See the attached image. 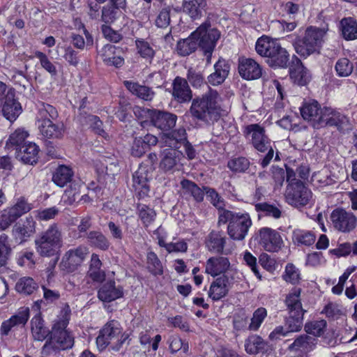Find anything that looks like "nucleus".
<instances>
[{"label":"nucleus","instance_id":"nucleus-1","mask_svg":"<svg viewBox=\"0 0 357 357\" xmlns=\"http://www.w3.org/2000/svg\"><path fill=\"white\" fill-rule=\"evenodd\" d=\"M70 315L69 306L63 307L54 321L51 329V335L47 339L42 347L41 354L43 356H49L56 354L61 350H66L72 348L74 344V337L66 330L68 325Z\"/></svg>","mask_w":357,"mask_h":357},{"label":"nucleus","instance_id":"nucleus-2","mask_svg":"<svg viewBox=\"0 0 357 357\" xmlns=\"http://www.w3.org/2000/svg\"><path fill=\"white\" fill-rule=\"evenodd\" d=\"M221 98L216 90H209L194 98L189 112L192 117L206 124H212L217 121L221 114Z\"/></svg>","mask_w":357,"mask_h":357},{"label":"nucleus","instance_id":"nucleus-3","mask_svg":"<svg viewBox=\"0 0 357 357\" xmlns=\"http://www.w3.org/2000/svg\"><path fill=\"white\" fill-rule=\"evenodd\" d=\"M218 222H228L227 233L231 238L235 241L243 240L252 226L250 215L245 212H234L222 210L218 214Z\"/></svg>","mask_w":357,"mask_h":357},{"label":"nucleus","instance_id":"nucleus-4","mask_svg":"<svg viewBox=\"0 0 357 357\" xmlns=\"http://www.w3.org/2000/svg\"><path fill=\"white\" fill-rule=\"evenodd\" d=\"M128 338V335L123 331L119 321H108L100 331L96 338V344L99 350H104L109 347L112 351H119Z\"/></svg>","mask_w":357,"mask_h":357},{"label":"nucleus","instance_id":"nucleus-5","mask_svg":"<svg viewBox=\"0 0 357 357\" xmlns=\"http://www.w3.org/2000/svg\"><path fill=\"white\" fill-rule=\"evenodd\" d=\"M37 252L43 257L56 255L63 245V238L58 225L53 224L35 240Z\"/></svg>","mask_w":357,"mask_h":357},{"label":"nucleus","instance_id":"nucleus-6","mask_svg":"<svg viewBox=\"0 0 357 357\" xmlns=\"http://www.w3.org/2000/svg\"><path fill=\"white\" fill-rule=\"evenodd\" d=\"M245 134L256 150L262 153L268 151L261 162L263 167L268 166L273 158L274 150L271 146V139L266 135L264 128L257 123L250 124L245 127Z\"/></svg>","mask_w":357,"mask_h":357},{"label":"nucleus","instance_id":"nucleus-7","mask_svg":"<svg viewBox=\"0 0 357 357\" xmlns=\"http://www.w3.org/2000/svg\"><path fill=\"white\" fill-rule=\"evenodd\" d=\"M326 35L324 29L314 26L308 27L305 32L303 39L297 38L294 43V47L297 54L303 57L318 52L324 42Z\"/></svg>","mask_w":357,"mask_h":357},{"label":"nucleus","instance_id":"nucleus-8","mask_svg":"<svg viewBox=\"0 0 357 357\" xmlns=\"http://www.w3.org/2000/svg\"><path fill=\"white\" fill-rule=\"evenodd\" d=\"M192 36L203 50L206 64H210L213 52L220 37V31L217 29L211 28L209 22H205L192 33Z\"/></svg>","mask_w":357,"mask_h":357},{"label":"nucleus","instance_id":"nucleus-9","mask_svg":"<svg viewBox=\"0 0 357 357\" xmlns=\"http://www.w3.org/2000/svg\"><path fill=\"white\" fill-rule=\"evenodd\" d=\"M284 197L286 202L295 207H301L310 204L312 199V193L303 183H297V185H287Z\"/></svg>","mask_w":357,"mask_h":357},{"label":"nucleus","instance_id":"nucleus-10","mask_svg":"<svg viewBox=\"0 0 357 357\" xmlns=\"http://www.w3.org/2000/svg\"><path fill=\"white\" fill-rule=\"evenodd\" d=\"M330 219L333 228L338 231L349 233L354 230L357 225V218L351 211L342 208L334 209Z\"/></svg>","mask_w":357,"mask_h":357},{"label":"nucleus","instance_id":"nucleus-11","mask_svg":"<svg viewBox=\"0 0 357 357\" xmlns=\"http://www.w3.org/2000/svg\"><path fill=\"white\" fill-rule=\"evenodd\" d=\"M32 208V204H29L24 197H21L17 199L13 206L3 210L1 214V230L6 229L17 218L31 211Z\"/></svg>","mask_w":357,"mask_h":357},{"label":"nucleus","instance_id":"nucleus-12","mask_svg":"<svg viewBox=\"0 0 357 357\" xmlns=\"http://www.w3.org/2000/svg\"><path fill=\"white\" fill-rule=\"evenodd\" d=\"M259 243L267 252H275L283 245L280 234L270 227H262L259 230Z\"/></svg>","mask_w":357,"mask_h":357},{"label":"nucleus","instance_id":"nucleus-13","mask_svg":"<svg viewBox=\"0 0 357 357\" xmlns=\"http://www.w3.org/2000/svg\"><path fill=\"white\" fill-rule=\"evenodd\" d=\"M183 155L181 151L174 147L167 148L161 153L160 168L165 172L174 173L182 166L181 162Z\"/></svg>","mask_w":357,"mask_h":357},{"label":"nucleus","instance_id":"nucleus-14","mask_svg":"<svg viewBox=\"0 0 357 357\" xmlns=\"http://www.w3.org/2000/svg\"><path fill=\"white\" fill-rule=\"evenodd\" d=\"M320 127L326 126H335L340 130L350 128L349 119L344 114L331 107H324Z\"/></svg>","mask_w":357,"mask_h":357},{"label":"nucleus","instance_id":"nucleus-15","mask_svg":"<svg viewBox=\"0 0 357 357\" xmlns=\"http://www.w3.org/2000/svg\"><path fill=\"white\" fill-rule=\"evenodd\" d=\"M35 232L36 222L32 217H27L13 226L12 236L15 242L20 244L26 241Z\"/></svg>","mask_w":357,"mask_h":357},{"label":"nucleus","instance_id":"nucleus-16","mask_svg":"<svg viewBox=\"0 0 357 357\" xmlns=\"http://www.w3.org/2000/svg\"><path fill=\"white\" fill-rule=\"evenodd\" d=\"M88 254L89 249L80 245L67 251L63 257L62 262L68 271H74L84 262Z\"/></svg>","mask_w":357,"mask_h":357},{"label":"nucleus","instance_id":"nucleus-17","mask_svg":"<svg viewBox=\"0 0 357 357\" xmlns=\"http://www.w3.org/2000/svg\"><path fill=\"white\" fill-rule=\"evenodd\" d=\"M172 85V95L176 102L184 103L192 100V91L185 79L177 76L174 79Z\"/></svg>","mask_w":357,"mask_h":357},{"label":"nucleus","instance_id":"nucleus-18","mask_svg":"<svg viewBox=\"0 0 357 357\" xmlns=\"http://www.w3.org/2000/svg\"><path fill=\"white\" fill-rule=\"evenodd\" d=\"M151 178V174L146 166H139L138 169L133 174V188L141 197L147 195L149 191L148 185L149 181Z\"/></svg>","mask_w":357,"mask_h":357},{"label":"nucleus","instance_id":"nucleus-19","mask_svg":"<svg viewBox=\"0 0 357 357\" xmlns=\"http://www.w3.org/2000/svg\"><path fill=\"white\" fill-rule=\"evenodd\" d=\"M323 108L320 107L317 101L305 102L301 108L302 117L311 121L314 128H319L322 121Z\"/></svg>","mask_w":357,"mask_h":357},{"label":"nucleus","instance_id":"nucleus-20","mask_svg":"<svg viewBox=\"0 0 357 357\" xmlns=\"http://www.w3.org/2000/svg\"><path fill=\"white\" fill-rule=\"evenodd\" d=\"M40 133L47 139H60L64 135L63 123H54L50 119L37 120Z\"/></svg>","mask_w":357,"mask_h":357},{"label":"nucleus","instance_id":"nucleus-21","mask_svg":"<svg viewBox=\"0 0 357 357\" xmlns=\"http://www.w3.org/2000/svg\"><path fill=\"white\" fill-rule=\"evenodd\" d=\"M238 72L245 79L252 80L259 78L262 71L259 64L252 59H241L239 60Z\"/></svg>","mask_w":357,"mask_h":357},{"label":"nucleus","instance_id":"nucleus-22","mask_svg":"<svg viewBox=\"0 0 357 357\" xmlns=\"http://www.w3.org/2000/svg\"><path fill=\"white\" fill-rule=\"evenodd\" d=\"M152 123L162 130H169L175 126L177 116L175 114L157 110L150 112Z\"/></svg>","mask_w":357,"mask_h":357},{"label":"nucleus","instance_id":"nucleus-23","mask_svg":"<svg viewBox=\"0 0 357 357\" xmlns=\"http://www.w3.org/2000/svg\"><path fill=\"white\" fill-rule=\"evenodd\" d=\"M1 111L4 117L10 122L15 121L20 114L22 107L20 104L15 99V94L13 91H9L7 93Z\"/></svg>","mask_w":357,"mask_h":357},{"label":"nucleus","instance_id":"nucleus-24","mask_svg":"<svg viewBox=\"0 0 357 357\" xmlns=\"http://www.w3.org/2000/svg\"><path fill=\"white\" fill-rule=\"evenodd\" d=\"M230 262L225 257H210L205 264V272L213 277L224 274L229 270Z\"/></svg>","mask_w":357,"mask_h":357},{"label":"nucleus","instance_id":"nucleus-25","mask_svg":"<svg viewBox=\"0 0 357 357\" xmlns=\"http://www.w3.org/2000/svg\"><path fill=\"white\" fill-rule=\"evenodd\" d=\"M123 295V289L120 286H116L112 280L105 282L99 289L98 296L103 302H111Z\"/></svg>","mask_w":357,"mask_h":357},{"label":"nucleus","instance_id":"nucleus-26","mask_svg":"<svg viewBox=\"0 0 357 357\" xmlns=\"http://www.w3.org/2000/svg\"><path fill=\"white\" fill-rule=\"evenodd\" d=\"M229 70L228 62L223 59H219L214 64V72L208 76V82L213 86L222 84L227 77Z\"/></svg>","mask_w":357,"mask_h":357},{"label":"nucleus","instance_id":"nucleus-27","mask_svg":"<svg viewBox=\"0 0 357 357\" xmlns=\"http://www.w3.org/2000/svg\"><path fill=\"white\" fill-rule=\"evenodd\" d=\"M301 288H294L287 295L285 305L289 314L298 315L304 314L306 310H303L301 301Z\"/></svg>","mask_w":357,"mask_h":357},{"label":"nucleus","instance_id":"nucleus-28","mask_svg":"<svg viewBox=\"0 0 357 357\" xmlns=\"http://www.w3.org/2000/svg\"><path fill=\"white\" fill-rule=\"evenodd\" d=\"M229 291V278L223 275L215 280L208 290V297L213 301H219L225 297Z\"/></svg>","mask_w":357,"mask_h":357},{"label":"nucleus","instance_id":"nucleus-29","mask_svg":"<svg viewBox=\"0 0 357 357\" xmlns=\"http://www.w3.org/2000/svg\"><path fill=\"white\" fill-rule=\"evenodd\" d=\"M38 146L32 142L25 143L20 149H16V155L23 162L33 165L38 160Z\"/></svg>","mask_w":357,"mask_h":357},{"label":"nucleus","instance_id":"nucleus-30","mask_svg":"<svg viewBox=\"0 0 357 357\" xmlns=\"http://www.w3.org/2000/svg\"><path fill=\"white\" fill-rule=\"evenodd\" d=\"M291 79L298 85L304 86L310 80V75L308 70L303 66L300 60L289 68Z\"/></svg>","mask_w":357,"mask_h":357},{"label":"nucleus","instance_id":"nucleus-31","mask_svg":"<svg viewBox=\"0 0 357 357\" xmlns=\"http://www.w3.org/2000/svg\"><path fill=\"white\" fill-rule=\"evenodd\" d=\"M226 243V237L218 231H211L206 238V246L210 252L222 253Z\"/></svg>","mask_w":357,"mask_h":357},{"label":"nucleus","instance_id":"nucleus-32","mask_svg":"<svg viewBox=\"0 0 357 357\" xmlns=\"http://www.w3.org/2000/svg\"><path fill=\"white\" fill-rule=\"evenodd\" d=\"M29 318V309L22 308L16 314L12 316L8 320L1 324V331L7 335L10 329L15 326H24Z\"/></svg>","mask_w":357,"mask_h":357},{"label":"nucleus","instance_id":"nucleus-33","mask_svg":"<svg viewBox=\"0 0 357 357\" xmlns=\"http://www.w3.org/2000/svg\"><path fill=\"white\" fill-rule=\"evenodd\" d=\"M31 333L33 339L37 341H43L50 336L51 331L44 326V321L40 314L34 316L31 321Z\"/></svg>","mask_w":357,"mask_h":357},{"label":"nucleus","instance_id":"nucleus-34","mask_svg":"<svg viewBox=\"0 0 357 357\" xmlns=\"http://www.w3.org/2000/svg\"><path fill=\"white\" fill-rule=\"evenodd\" d=\"M279 45L277 40L268 36H262L257 40L255 50L259 55L268 59L273 51L277 50Z\"/></svg>","mask_w":357,"mask_h":357},{"label":"nucleus","instance_id":"nucleus-35","mask_svg":"<svg viewBox=\"0 0 357 357\" xmlns=\"http://www.w3.org/2000/svg\"><path fill=\"white\" fill-rule=\"evenodd\" d=\"M289 54L287 51L281 47L278 46L277 50L273 51L267 60L268 64L273 68H286L288 66Z\"/></svg>","mask_w":357,"mask_h":357},{"label":"nucleus","instance_id":"nucleus-36","mask_svg":"<svg viewBox=\"0 0 357 357\" xmlns=\"http://www.w3.org/2000/svg\"><path fill=\"white\" fill-rule=\"evenodd\" d=\"M206 7V0H189L183 2V11L191 18L198 19Z\"/></svg>","mask_w":357,"mask_h":357},{"label":"nucleus","instance_id":"nucleus-37","mask_svg":"<svg viewBox=\"0 0 357 357\" xmlns=\"http://www.w3.org/2000/svg\"><path fill=\"white\" fill-rule=\"evenodd\" d=\"M181 185L182 194L184 196H191L197 202H201L204 200V189H201L194 182L188 179H183L181 181Z\"/></svg>","mask_w":357,"mask_h":357},{"label":"nucleus","instance_id":"nucleus-38","mask_svg":"<svg viewBox=\"0 0 357 357\" xmlns=\"http://www.w3.org/2000/svg\"><path fill=\"white\" fill-rule=\"evenodd\" d=\"M317 344V339L308 335H302L296 338L289 348L303 353L312 351Z\"/></svg>","mask_w":357,"mask_h":357},{"label":"nucleus","instance_id":"nucleus-39","mask_svg":"<svg viewBox=\"0 0 357 357\" xmlns=\"http://www.w3.org/2000/svg\"><path fill=\"white\" fill-rule=\"evenodd\" d=\"M114 50L115 47L114 45H105L101 50L100 56L106 65L120 68L123 65L124 59L121 56H114Z\"/></svg>","mask_w":357,"mask_h":357},{"label":"nucleus","instance_id":"nucleus-40","mask_svg":"<svg viewBox=\"0 0 357 357\" xmlns=\"http://www.w3.org/2000/svg\"><path fill=\"white\" fill-rule=\"evenodd\" d=\"M102 261L97 254H92L90 260L88 275L94 282H100L105 278V273L101 269Z\"/></svg>","mask_w":357,"mask_h":357},{"label":"nucleus","instance_id":"nucleus-41","mask_svg":"<svg viewBox=\"0 0 357 357\" xmlns=\"http://www.w3.org/2000/svg\"><path fill=\"white\" fill-rule=\"evenodd\" d=\"M124 85L132 94L144 100H151L155 96V93L149 87L136 82L125 81Z\"/></svg>","mask_w":357,"mask_h":357},{"label":"nucleus","instance_id":"nucleus-42","mask_svg":"<svg viewBox=\"0 0 357 357\" xmlns=\"http://www.w3.org/2000/svg\"><path fill=\"white\" fill-rule=\"evenodd\" d=\"M73 174L71 168L66 165H60L54 173L52 181L56 185L63 187L71 181Z\"/></svg>","mask_w":357,"mask_h":357},{"label":"nucleus","instance_id":"nucleus-43","mask_svg":"<svg viewBox=\"0 0 357 357\" xmlns=\"http://www.w3.org/2000/svg\"><path fill=\"white\" fill-rule=\"evenodd\" d=\"M340 29L343 38L347 40L357 38V22L352 17H345L340 21Z\"/></svg>","mask_w":357,"mask_h":357},{"label":"nucleus","instance_id":"nucleus-44","mask_svg":"<svg viewBox=\"0 0 357 357\" xmlns=\"http://www.w3.org/2000/svg\"><path fill=\"white\" fill-rule=\"evenodd\" d=\"M316 236L310 231L296 229L292 234V241L297 245L310 246L314 243Z\"/></svg>","mask_w":357,"mask_h":357},{"label":"nucleus","instance_id":"nucleus-45","mask_svg":"<svg viewBox=\"0 0 357 357\" xmlns=\"http://www.w3.org/2000/svg\"><path fill=\"white\" fill-rule=\"evenodd\" d=\"M164 136L165 143L169 147L178 149V144H183L187 142L186 131L183 128L165 134Z\"/></svg>","mask_w":357,"mask_h":357},{"label":"nucleus","instance_id":"nucleus-46","mask_svg":"<svg viewBox=\"0 0 357 357\" xmlns=\"http://www.w3.org/2000/svg\"><path fill=\"white\" fill-rule=\"evenodd\" d=\"M197 47L198 43L191 33L188 38L178 42L176 51L181 56H187L195 52Z\"/></svg>","mask_w":357,"mask_h":357},{"label":"nucleus","instance_id":"nucleus-47","mask_svg":"<svg viewBox=\"0 0 357 357\" xmlns=\"http://www.w3.org/2000/svg\"><path fill=\"white\" fill-rule=\"evenodd\" d=\"M38 288V284L30 277L21 278L16 283V291L25 295L31 294Z\"/></svg>","mask_w":357,"mask_h":357},{"label":"nucleus","instance_id":"nucleus-48","mask_svg":"<svg viewBox=\"0 0 357 357\" xmlns=\"http://www.w3.org/2000/svg\"><path fill=\"white\" fill-rule=\"evenodd\" d=\"M87 238L90 245L95 246L100 250H106L109 247V241L100 231H90L87 235Z\"/></svg>","mask_w":357,"mask_h":357},{"label":"nucleus","instance_id":"nucleus-49","mask_svg":"<svg viewBox=\"0 0 357 357\" xmlns=\"http://www.w3.org/2000/svg\"><path fill=\"white\" fill-rule=\"evenodd\" d=\"M264 340L258 335H251L245 342V349L250 354H256L264 347Z\"/></svg>","mask_w":357,"mask_h":357},{"label":"nucleus","instance_id":"nucleus-50","mask_svg":"<svg viewBox=\"0 0 357 357\" xmlns=\"http://www.w3.org/2000/svg\"><path fill=\"white\" fill-rule=\"evenodd\" d=\"M38 120L50 119L55 120L58 117V112L54 107L45 102H40L38 105Z\"/></svg>","mask_w":357,"mask_h":357},{"label":"nucleus","instance_id":"nucleus-51","mask_svg":"<svg viewBox=\"0 0 357 357\" xmlns=\"http://www.w3.org/2000/svg\"><path fill=\"white\" fill-rule=\"evenodd\" d=\"M326 325V321L324 319L314 320L305 324V331L308 334L320 337L324 333Z\"/></svg>","mask_w":357,"mask_h":357},{"label":"nucleus","instance_id":"nucleus-52","mask_svg":"<svg viewBox=\"0 0 357 357\" xmlns=\"http://www.w3.org/2000/svg\"><path fill=\"white\" fill-rule=\"evenodd\" d=\"M147 268L154 275H160L163 273V267L157 255L153 252L147 253Z\"/></svg>","mask_w":357,"mask_h":357},{"label":"nucleus","instance_id":"nucleus-53","mask_svg":"<svg viewBox=\"0 0 357 357\" xmlns=\"http://www.w3.org/2000/svg\"><path fill=\"white\" fill-rule=\"evenodd\" d=\"M88 197L86 195H83L79 197V190L76 185L74 187L70 186L69 188L65 190L64 194L62 196V201L66 204L71 205L75 202L81 200H84L86 202Z\"/></svg>","mask_w":357,"mask_h":357},{"label":"nucleus","instance_id":"nucleus-54","mask_svg":"<svg viewBox=\"0 0 357 357\" xmlns=\"http://www.w3.org/2000/svg\"><path fill=\"white\" fill-rule=\"evenodd\" d=\"M28 135V132L24 130H16L10 135L8 142H6V149H10V148L15 147V149L16 150L17 146L24 142Z\"/></svg>","mask_w":357,"mask_h":357},{"label":"nucleus","instance_id":"nucleus-55","mask_svg":"<svg viewBox=\"0 0 357 357\" xmlns=\"http://www.w3.org/2000/svg\"><path fill=\"white\" fill-rule=\"evenodd\" d=\"M335 70L339 77H348L353 72L354 65L348 59L341 58L336 62Z\"/></svg>","mask_w":357,"mask_h":357},{"label":"nucleus","instance_id":"nucleus-56","mask_svg":"<svg viewBox=\"0 0 357 357\" xmlns=\"http://www.w3.org/2000/svg\"><path fill=\"white\" fill-rule=\"evenodd\" d=\"M138 210L139 218L145 227L149 226L155 220L156 213L153 208L146 205H139Z\"/></svg>","mask_w":357,"mask_h":357},{"label":"nucleus","instance_id":"nucleus-57","mask_svg":"<svg viewBox=\"0 0 357 357\" xmlns=\"http://www.w3.org/2000/svg\"><path fill=\"white\" fill-rule=\"evenodd\" d=\"M283 279L292 284H298L301 280L300 271L292 264H288L285 267Z\"/></svg>","mask_w":357,"mask_h":357},{"label":"nucleus","instance_id":"nucleus-58","mask_svg":"<svg viewBox=\"0 0 357 357\" xmlns=\"http://www.w3.org/2000/svg\"><path fill=\"white\" fill-rule=\"evenodd\" d=\"M136 46L138 54L142 58L149 61L153 58L155 51L148 42L144 40H137Z\"/></svg>","mask_w":357,"mask_h":357},{"label":"nucleus","instance_id":"nucleus-59","mask_svg":"<svg viewBox=\"0 0 357 357\" xmlns=\"http://www.w3.org/2000/svg\"><path fill=\"white\" fill-rule=\"evenodd\" d=\"M303 315L298 314L293 315L289 314V317L285 322V327L288 329L289 333L298 332L301 330L303 322Z\"/></svg>","mask_w":357,"mask_h":357},{"label":"nucleus","instance_id":"nucleus-60","mask_svg":"<svg viewBox=\"0 0 357 357\" xmlns=\"http://www.w3.org/2000/svg\"><path fill=\"white\" fill-rule=\"evenodd\" d=\"M124 7H116L112 3L111 6H106L103 7L102 10V20L106 24L112 23L119 15V8Z\"/></svg>","mask_w":357,"mask_h":357},{"label":"nucleus","instance_id":"nucleus-61","mask_svg":"<svg viewBox=\"0 0 357 357\" xmlns=\"http://www.w3.org/2000/svg\"><path fill=\"white\" fill-rule=\"evenodd\" d=\"M168 342L169 349L172 354H174L180 350H182L183 353L186 354L189 350L188 343L183 342L177 335L170 336Z\"/></svg>","mask_w":357,"mask_h":357},{"label":"nucleus","instance_id":"nucleus-62","mask_svg":"<svg viewBox=\"0 0 357 357\" xmlns=\"http://www.w3.org/2000/svg\"><path fill=\"white\" fill-rule=\"evenodd\" d=\"M267 316V311L264 307H259L255 311L249 325V329L251 331H257L261 325L264 319Z\"/></svg>","mask_w":357,"mask_h":357},{"label":"nucleus","instance_id":"nucleus-63","mask_svg":"<svg viewBox=\"0 0 357 357\" xmlns=\"http://www.w3.org/2000/svg\"><path fill=\"white\" fill-rule=\"evenodd\" d=\"M35 56L39 59L41 66L52 76H56L57 75L56 66L45 53L38 51L35 53Z\"/></svg>","mask_w":357,"mask_h":357},{"label":"nucleus","instance_id":"nucleus-64","mask_svg":"<svg viewBox=\"0 0 357 357\" xmlns=\"http://www.w3.org/2000/svg\"><path fill=\"white\" fill-rule=\"evenodd\" d=\"M257 211L263 212L266 215L273 217L275 219L281 216V211L275 206L264 203H259L255 205Z\"/></svg>","mask_w":357,"mask_h":357}]
</instances>
